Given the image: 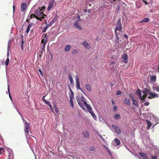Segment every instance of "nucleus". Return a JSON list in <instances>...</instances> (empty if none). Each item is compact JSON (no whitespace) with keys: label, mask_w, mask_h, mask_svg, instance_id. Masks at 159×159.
Returning <instances> with one entry per match:
<instances>
[{"label":"nucleus","mask_w":159,"mask_h":159,"mask_svg":"<svg viewBox=\"0 0 159 159\" xmlns=\"http://www.w3.org/2000/svg\"><path fill=\"white\" fill-rule=\"evenodd\" d=\"M76 98L78 104L80 107L82 108L84 111H87V110L85 108L84 105L80 102V101L81 102H82L87 108L89 107L90 106L86 101V99L83 96H82L80 98V99L78 97H76Z\"/></svg>","instance_id":"nucleus-1"},{"label":"nucleus","mask_w":159,"mask_h":159,"mask_svg":"<svg viewBox=\"0 0 159 159\" xmlns=\"http://www.w3.org/2000/svg\"><path fill=\"white\" fill-rule=\"evenodd\" d=\"M121 24L120 20H119L117 21L115 30V33L116 34V40L115 41L117 43H118L119 42V39L117 34V30L121 31Z\"/></svg>","instance_id":"nucleus-2"},{"label":"nucleus","mask_w":159,"mask_h":159,"mask_svg":"<svg viewBox=\"0 0 159 159\" xmlns=\"http://www.w3.org/2000/svg\"><path fill=\"white\" fill-rule=\"evenodd\" d=\"M34 17L39 20V18H43V11L40 8H38L35 12L34 14Z\"/></svg>","instance_id":"nucleus-3"},{"label":"nucleus","mask_w":159,"mask_h":159,"mask_svg":"<svg viewBox=\"0 0 159 159\" xmlns=\"http://www.w3.org/2000/svg\"><path fill=\"white\" fill-rule=\"evenodd\" d=\"M25 128L24 130L25 134V136L26 138H27V135L29 134V132L30 130V127L29 124L25 121Z\"/></svg>","instance_id":"nucleus-4"},{"label":"nucleus","mask_w":159,"mask_h":159,"mask_svg":"<svg viewBox=\"0 0 159 159\" xmlns=\"http://www.w3.org/2000/svg\"><path fill=\"white\" fill-rule=\"evenodd\" d=\"M76 83V88L77 89H80L81 91L84 93V92L83 90L81 88L80 86V81L79 79V76L78 75H76L75 76Z\"/></svg>","instance_id":"nucleus-5"},{"label":"nucleus","mask_w":159,"mask_h":159,"mask_svg":"<svg viewBox=\"0 0 159 159\" xmlns=\"http://www.w3.org/2000/svg\"><path fill=\"white\" fill-rule=\"evenodd\" d=\"M112 127L115 130L117 134H120L121 133V130L118 126L115 125H112Z\"/></svg>","instance_id":"nucleus-6"},{"label":"nucleus","mask_w":159,"mask_h":159,"mask_svg":"<svg viewBox=\"0 0 159 159\" xmlns=\"http://www.w3.org/2000/svg\"><path fill=\"white\" fill-rule=\"evenodd\" d=\"M136 94L137 95L139 98L142 101L143 100V97L142 96L141 91L140 89H138L135 92Z\"/></svg>","instance_id":"nucleus-7"},{"label":"nucleus","mask_w":159,"mask_h":159,"mask_svg":"<svg viewBox=\"0 0 159 159\" xmlns=\"http://www.w3.org/2000/svg\"><path fill=\"white\" fill-rule=\"evenodd\" d=\"M89 111V112L90 113V114H91V115L93 116V118L95 119L96 120L97 118V117H96V116L93 113V112L92 111V108L90 106L89 107H88L87 108Z\"/></svg>","instance_id":"nucleus-8"},{"label":"nucleus","mask_w":159,"mask_h":159,"mask_svg":"<svg viewBox=\"0 0 159 159\" xmlns=\"http://www.w3.org/2000/svg\"><path fill=\"white\" fill-rule=\"evenodd\" d=\"M120 142L119 139L117 138H116L114 139V141L112 142V144L115 146H116H116H119L120 145Z\"/></svg>","instance_id":"nucleus-9"},{"label":"nucleus","mask_w":159,"mask_h":159,"mask_svg":"<svg viewBox=\"0 0 159 159\" xmlns=\"http://www.w3.org/2000/svg\"><path fill=\"white\" fill-rule=\"evenodd\" d=\"M129 96L130 98L132 101L133 104L135 106H137L138 105V103L136 100H135L134 98L130 94H129Z\"/></svg>","instance_id":"nucleus-10"},{"label":"nucleus","mask_w":159,"mask_h":159,"mask_svg":"<svg viewBox=\"0 0 159 159\" xmlns=\"http://www.w3.org/2000/svg\"><path fill=\"white\" fill-rule=\"evenodd\" d=\"M149 94L150 96L148 97L149 98H154L157 97H159V94L157 95V93H152V92H149Z\"/></svg>","instance_id":"nucleus-11"},{"label":"nucleus","mask_w":159,"mask_h":159,"mask_svg":"<svg viewBox=\"0 0 159 159\" xmlns=\"http://www.w3.org/2000/svg\"><path fill=\"white\" fill-rule=\"evenodd\" d=\"M149 91V90H148L147 89L145 88L144 89L142 90V92L143 93V100H144L145 98L146 97L147 95V94L148 93V92Z\"/></svg>","instance_id":"nucleus-12"},{"label":"nucleus","mask_w":159,"mask_h":159,"mask_svg":"<svg viewBox=\"0 0 159 159\" xmlns=\"http://www.w3.org/2000/svg\"><path fill=\"white\" fill-rule=\"evenodd\" d=\"M82 44L84 47L88 49H89L91 48V46L86 41H84L83 43Z\"/></svg>","instance_id":"nucleus-13"},{"label":"nucleus","mask_w":159,"mask_h":159,"mask_svg":"<svg viewBox=\"0 0 159 159\" xmlns=\"http://www.w3.org/2000/svg\"><path fill=\"white\" fill-rule=\"evenodd\" d=\"M47 39L48 36L46 35H45L44 37V39H42L41 41V43H43V45L44 47L47 43Z\"/></svg>","instance_id":"nucleus-14"},{"label":"nucleus","mask_w":159,"mask_h":159,"mask_svg":"<svg viewBox=\"0 0 159 159\" xmlns=\"http://www.w3.org/2000/svg\"><path fill=\"white\" fill-rule=\"evenodd\" d=\"M26 7V3H22L21 5V10L22 11H24L25 10Z\"/></svg>","instance_id":"nucleus-15"},{"label":"nucleus","mask_w":159,"mask_h":159,"mask_svg":"<svg viewBox=\"0 0 159 159\" xmlns=\"http://www.w3.org/2000/svg\"><path fill=\"white\" fill-rule=\"evenodd\" d=\"M54 2V1L53 0H52V1L50 2L47 9L48 11H49L51 10V9L52 8Z\"/></svg>","instance_id":"nucleus-16"},{"label":"nucleus","mask_w":159,"mask_h":159,"mask_svg":"<svg viewBox=\"0 0 159 159\" xmlns=\"http://www.w3.org/2000/svg\"><path fill=\"white\" fill-rule=\"evenodd\" d=\"M122 58L124 59L123 62L125 63H127V62L128 59L127 55L125 54H124L123 55Z\"/></svg>","instance_id":"nucleus-17"},{"label":"nucleus","mask_w":159,"mask_h":159,"mask_svg":"<svg viewBox=\"0 0 159 159\" xmlns=\"http://www.w3.org/2000/svg\"><path fill=\"white\" fill-rule=\"evenodd\" d=\"M139 154L141 157H142L143 159H148L147 156L145 153L140 152Z\"/></svg>","instance_id":"nucleus-18"},{"label":"nucleus","mask_w":159,"mask_h":159,"mask_svg":"<svg viewBox=\"0 0 159 159\" xmlns=\"http://www.w3.org/2000/svg\"><path fill=\"white\" fill-rule=\"evenodd\" d=\"M32 25L31 24H29L28 25V27L26 30V32H25V34H26V33L27 34H28L30 30V29L31 27H32Z\"/></svg>","instance_id":"nucleus-19"},{"label":"nucleus","mask_w":159,"mask_h":159,"mask_svg":"<svg viewBox=\"0 0 159 159\" xmlns=\"http://www.w3.org/2000/svg\"><path fill=\"white\" fill-rule=\"evenodd\" d=\"M152 89L154 91L159 92V86L155 85H153L152 87Z\"/></svg>","instance_id":"nucleus-20"},{"label":"nucleus","mask_w":159,"mask_h":159,"mask_svg":"<svg viewBox=\"0 0 159 159\" xmlns=\"http://www.w3.org/2000/svg\"><path fill=\"white\" fill-rule=\"evenodd\" d=\"M45 102L49 106V107L50 108L52 111L53 112V110L52 109V105L51 103L47 101L46 100H45Z\"/></svg>","instance_id":"nucleus-21"},{"label":"nucleus","mask_w":159,"mask_h":159,"mask_svg":"<svg viewBox=\"0 0 159 159\" xmlns=\"http://www.w3.org/2000/svg\"><path fill=\"white\" fill-rule=\"evenodd\" d=\"M78 21H76L74 24V25L75 27L76 28H78L80 29L81 30L82 29L81 26L80 25L78 24Z\"/></svg>","instance_id":"nucleus-22"},{"label":"nucleus","mask_w":159,"mask_h":159,"mask_svg":"<svg viewBox=\"0 0 159 159\" xmlns=\"http://www.w3.org/2000/svg\"><path fill=\"white\" fill-rule=\"evenodd\" d=\"M146 122L147 123V124L148 125V127H147V129L149 130L150 129V127L151 126L152 124L150 121H149L147 120H146Z\"/></svg>","instance_id":"nucleus-23"},{"label":"nucleus","mask_w":159,"mask_h":159,"mask_svg":"<svg viewBox=\"0 0 159 159\" xmlns=\"http://www.w3.org/2000/svg\"><path fill=\"white\" fill-rule=\"evenodd\" d=\"M71 47L70 45H67L65 47L64 50L65 51L67 52H68L71 49Z\"/></svg>","instance_id":"nucleus-24"},{"label":"nucleus","mask_w":159,"mask_h":159,"mask_svg":"<svg viewBox=\"0 0 159 159\" xmlns=\"http://www.w3.org/2000/svg\"><path fill=\"white\" fill-rule=\"evenodd\" d=\"M114 117L115 119L119 120L120 118V116L118 114H115L114 115Z\"/></svg>","instance_id":"nucleus-25"},{"label":"nucleus","mask_w":159,"mask_h":159,"mask_svg":"<svg viewBox=\"0 0 159 159\" xmlns=\"http://www.w3.org/2000/svg\"><path fill=\"white\" fill-rule=\"evenodd\" d=\"M83 133L85 137L86 138L89 136V132L87 131H85L83 132Z\"/></svg>","instance_id":"nucleus-26"},{"label":"nucleus","mask_w":159,"mask_h":159,"mask_svg":"<svg viewBox=\"0 0 159 159\" xmlns=\"http://www.w3.org/2000/svg\"><path fill=\"white\" fill-rule=\"evenodd\" d=\"M85 87L86 89L89 91H90L91 90V88L90 85L88 84H86Z\"/></svg>","instance_id":"nucleus-27"},{"label":"nucleus","mask_w":159,"mask_h":159,"mask_svg":"<svg viewBox=\"0 0 159 159\" xmlns=\"http://www.w3.org/2000/svg\"><path fill=\"white\" fill-rule=\"evenodd\" d=\"M69 79L70 83V84L73 85L74 84V81L73 80L72 76L71 75L69 76Z\"/></svg>","instance_id":"nucleus-28"},{"label":"nucleus","mask_w":159,"mask_h":159,"mask_svg":"<svg viewBox=\"0 0 159 159\" xmlns=\"http://www.w3.org/2000/svg\"><path fill=\"white\" fill-rule=\"evenodd\" d=\"M156 77L155 75L152 76L151 77V80L153 82H155L156 81Z\"/></svg>","instance_id":"nucleus-29"},{"label":"nucleus","mask_w":159,"mask_h":159,"mask_svg":"<svg viewBox=\"0 0 159 159\" xmlns=\"http://www.w3.org/2000/svg\"><path fill=\"white\" fill-rule=\"evenodd\" d=\"M125 102L128 105H130V100L129 99L126 98L125 99Z\"/></svg>","instance_id":"nucleus-30"},{"label":"nucleus","mask_w":159,"mask_h":159,"mask_svg":"<svg viewBox=\"0 0 159 159\" xmlns=\"http://www.w3.org/2000/svg\"><path fill=\"white\" fill-rule=\"evenodd\" d=\"M149 21V19L148 18H146L143 19V20L141 21V22H148Z\"/></svg>","instance_id":"nucleus-31"},{"label":"nucleus","mask_w":159,"mask_h":159,"mask_svg":"<svg viewBox=\"0 0 159 159\" xmlns=\"http://www.w3.org/2000/svg\"><path fill=\"white\" fill-rule=\"evenodd\" d=\"M8 91L9 93V98H10V99H11V101H12L11 97V95L10 93V90H9V86L8 85Z\"/></svg>","instance_id":"nucleus-32"},{"label":"nucleus","mask_w":159,"mask_h":159,"mask_svg":"<svg viewBox=\"0 0 159 159\" xmlns=\"http://www.w3.org/2000/svg\"><path fill=\"white\" fill-rule=\"evenodd\" d=\"M15 108H16V111H17L18 112V113L20 114V116H21L22 119V120H23V122H24V123H25V121L26 122V120H25L22 117V116L21 115V114L20 113H19V111H18V109H17L16 107H15Z\"/></svg>","instance_id":"nucleus-33"},{"label":"nucleus","mask_w":159,"mask_h":159,"mask_svg":"<svg viewBox=\"0 0 159 159\" xmlns=\"http://www.w3.org/2000/svg\"><path fill=\"white\" fill-rule=\"evenodd\" d=\"M48 28V26L47 25L45 27H44L42 30V32L43 33L45 32Z\"/></svg>","instance_id":"nucleus-34"},{"label":"nucleus","mask_w":159,"mask_h":159,"mask_svg":"<svg viewBox=\"0 0 159 159\" xmlns=\"http://www.w3.org/2000/svg\"><path fill=\"white\" fill-rule=\"evenodd\" d=\"M70 105H71V106L72 107H74V103L73 102V101L72 99H71V98H70Z\"/></svg>","instance_id":"nucleus-35"},{"label":"nucleus","mask_w":159,"mask_h":159,"mask_svg":"<svg viewBox=\"0 0 159 159\" xmlns=\"http://www.w3.org/2000/svg\"><path fill=\"white\" fill-rule=\"evenodd\" d=\"M9 61V58H7V59L6 61L5 62V65H6V66H7L8 65Z\"/></svg>","instance_id":"nucleus-36"},{"label":"nucleus","mask_w":159,"mask_h":159,"mask_svg":"<svg viewBox=\"0 0 159 159\" xmlns=\"http://www.w3.org/2000/svg\"><path fill=\"white\" fill-rule=\"evenodd\" d=\"M154 147V148H155V149H154V151L156 153H158V152H159V150L157 149V147L155 146V147H156V148H155V147Z\"/></svg>","instance_id":"nucleus-37"},{"label":"nucleus","mask_w":159,"mask_h":159,"mask_svg":"<svg viewBox=\"0 0 159 159\" xmlns=\"http://www.w3.org/2000/svg\"><path fill=\"white\" fill-rule=\"evenodd\" d=\"M98 136H99V137L105 142V143H106V140H105L102 137V136L100 135V134H98Z\"/></svg>","instance_id":"nucleus-38"},{"label":"nucleus","mask_w":159,"mask_h":159,"mask_svg":"<svg viewBox=\"0 0 159 159\" xmlns=\"http://www.w3.org/2000/svg\"><path fill=\"white\" fill-rule=\"evenodd\" d=\"M56 20V19L54 18L50 23V25L51 26Z\"/></svg>","instance_id":"nucleus-39"},{"label":"nucleus","mask_w":159,"mask_h":159,"mask_svg":"<svg viewBox=\"0 0 159 159\" xmlns=\"http://www.w3.org/2000/svg\"><path fill=\"white\" fill-rule=\"evenodd\" d=\"M70 98L72 99L74 98V93L72 91L71 92V95H70Z\"/></svg>","instance_id":"nucleus-40"},{"label":"nucleus","mask_w":159,"mask_h":159,"mask_svg":"<svg viewBox=\"0 0 159 159\" xmlns=\"http://www.w3.org/2000/svg\"><path fill=\"white\" fill-rule=\"evenodd\" d=\"M4 152V149L2 148H0V154H1L2 153Z\"/></svg>","instance_id":"nucleus-41"},{"label":"nucleus","mask_w":159,"mask_h":159,"mask_svg":"<svg viewBox=\"0 0 159 159\" xmlns=\"http://www.w3.org/2000/svg\"><path fill=\"white\" fill-rule=\"evenodd\" d=\"M10 43V41H9L8 43V51L7 53V57L9 56V44Z\"/></svg>","instance_id":"nucleus-42"},{"label":"nucleus","mask_w":159,"mask_h":159,"mask_svg":"<svg viewBox=\"0 0 159 159\" xmlns=\"http://www.w3.org/2000/svg\"><path fill=\"white\" fill-rule=\"evenodd\" d=\"M54 109H55V111H56V112L57 113H58V108H57L56 107V106H55V107H54Z\"/></svg>","instance_id":"nucleus-43"},{"label":"nucleus","mask_w":159,"mask_h":159,"mask_svg":"<svg viewBox=\"0 0 159 159\" xmlns=\"http://www.w3.org/2000/svg\"><path fill=\"white\" fill-rule=\"evenodd\" d=\"M121 93V92L120 91H118L117 92V95H120Z\"/></svg>","instance_id":"nucleus-44"},{"label":"nucleus","mask_w":159,"mask_h":159,"mask_svg":"<svg viewBox=\"0 0 159 159\" xmlns=\"http://www.w3.org/2000/svg\"><path fill=\"white\" fill-rule=\"evenodd\" d=\"M151 158L152 159H157V157L156 156H151Z\"/></svg>","instance_id":"nucleus-45"},{"label":"nucleus","mask_w":159,"mask_h":159,"mask_svg":"<svg viewBox=\"0 0 159 159\" xmlns=\"http://www.w3.org/2000/svg\"><path fill=\"white\" fill-rule=\"evenodd\" d=\"M149 103L148 102H146L144 103V105L145 106H148L149 105Z\"/></svg>","instance_id":"nucleus-46"},{"label":"nucleus","mask_w":159,"mask_h":159,"mask_svg":"<svg viewBox=\"0 0 159 159\" xmlns=\"http://www.w3.org/2000/svg\"><path fill=\"white\" fill-rule=\"evenodd\" d=\"M39 72L40 73L41 75L42 76L43 75V73H42V72L41 69H39Z\"/></svg>","instance_id":"nucleus-47"},{"label":"nucleus","mask_w":159,"mask_h":159,"mask_svg":"<svg viewBox=\"0 0 159 159\" xmlns=\"http://www.w3.org/2000/svg\"><path fill=\"white\" fill-rule=\"evenodd\" d=\"M90 149L92 151H94L95 150V148L93 147H91L90 148Z\"/></svg>","instance_id":"nucleus-48"},{"label":"nucleus","mask_w":159,"mask_h":159,"mask_svg":"<svg viewBox=\"0 0 159 159\" xmlns=\"http://www.w3.org/2000/svg\"><path fill=\"white\" fill-rule=\"evenodd\" d=\"M78 19V20H78V21L80 20V18L79 16H77Z\"/></svg>","instance_id":"nucleus-49"},{"label":"nucleus","mask_w":159,"mask_h":159,"mask_svg":"<svg viewBox=\"0 0 159 159\" xmlns=\"http://www.w3.org/2000/svg\"><path fill=\"white\" fill-rule=\"evenodd\" d=\"M24 42L23 41V39H22V44H21V48H22V49L23 50V43H24Z\"/></svg>","instance_id":"nucleus-50"},{"label":"nucleus","mask_w":159,"mask_h":159,"mask_svg":"<svg viewBox=\"0 0 159 159\" xmlns=\"http://www.w3.org/2000/svg\"><path fill=\"white\" fill-rule=\"evenodd\" d=\"M45 96H43V98H42V100H43V101L45 102V100H45Z\"/></svg>","instance_id":"nucleus-51"},{"label":"nucleus","mask_w":159,"mask_h":159,"mask_svg":"<svg viewBox=\"0 0 159 159\" xmlns=\"http://www.w3.org/2000/svg\"><path fill=\"white\" fill-rule=\"evenodd\" d=\"M107 151L109 153L110 155H111V152L109 150H108V151Z\"/></svg>","instance_id":"nucleus-52"},{"label":"nucleus","mask_w":159,"mask_h":159,"mask_svg":"<svg viewBox=\"0 0 159 159\" xmlns=\"http://www.w3.org/2000/svg\"><path fill=\"white\" fill-rule=\"evenodd\" d=\"M107 151L109 153L110 155H111V152L109 150H108V151Z\"/></svg>","instance_id":"nucleus-53"},{"label":"nucleus","mask_w":159,"mask_h":159,"mask_svg":"<svg viewBox=\"0 0 159 159\" xmlns=\"http://www.w3.org/2000/svg\"><path fill=\"white\" fill-rule=\"evenodd\" d=\"M99 37H97L96 38V40L97 41H98L99 40Z\"/></svg>","instance_id":"nucleus-54"},{"label":"nucleus","mask_w":159,"mask_h":159,"mask_svg":"<svg viewBox=\"0 0 159 159\" xmlns=\"http://www.w3.org/2000/svg\"><path fill=\"white\" fill-rule=\"evenodd\" d=\"M113 110H114L115 111H116V106H114V107H113Z\"/></svg>","instance_id":"nucleus-55"},{"label":"nucleus","mask_w":159,"mask_h":159,"mask_svg":"<svg viewBox=\"0 0 159 159\" xmlns=\"http://www.w3.org/2000/svg\"><path fill=\"white\" fill-rule=\"evenodd\" d=\"M34 15H32V14L31 15H30V19H32V18H33V16H34Z\"/></svg>","instance_id":"nucleus-56"},{"label":"nucleus","mask_w":159,"mask_h":159,"mask_svg":"<svg viewBox=\"0 0 159 159\" xmlns=\"http://www.w3.org/2000/svg\"><path fill=\"white\" fill-rule=\"evenodd\" d=\"M156 122H157V124H158L159 123V120H157Z\"/></svg>","instance_id":"nucleus-57"},{"label":"nucleus","mask_w":159,"mask_h":159,"mask_svg":"<svg viewBox=\"0 0 159 159\" xmlns=\"http://www.w3.org/2000/svg\"><path fill=\"white\" fill-rule=\"evenodd\" d=\"M77 52V50L76 49H75L73 51V52H75V53H76Z\"/></svg>","instance_id":"nucleus-58"},{"label":"nucleus","mask_w":159,"mask_h":159,"mask_svg":"<svg viewBox=\"0 0 159 159\" xmlns=\"http://www.w3.org/2000/svg\"><path fill=\"white\" fill-rule=\"evenodd\" d=\"M124 36L126 38H127L128 37V36H127V35H126V34H125L124 35Z\"/></svg>","instance_id":"nucleus-59"},{"label":"nucleus","mask_w":159,"mask_h":159,"mask_svg":"<svg viewBox=\"0 0 159 159\" xmlns=\"http://www.w3.org/2000/svg\"><path fill=\"white\" fill-rule=\"evenodd\" d=\"M103 146L106 148V149H108V148L106 146L104 145Z\"/></svg>","instance_id":"nucleus-60"},{"label":"nucleus","mask_w":159,"mask_h":159,"mask_svg":"<svg viewBox=\"0 0 159 159\" xmlns=\"http://www.w3.org/2000/svg\"><path fill=\"white\" fill-rule=\"evenodd\" d=\"M13 12H14L15 11V6H13Z\"/></svg>","instance_id":"nucleus-61"},{"label":"nucleus","mask_w":159,"mask_h":159,"mask_svg":"<svg viewBox=\"0 0 159 159\" xmlns=\"http://www.w3.org/2000/svg\"><path fill=\"white\" fill-rule=\"evenodd\" d=\"M143 1L145 3V4H146L147 3V2H146V0H143Z\"/></svg>","instance_id":"nucleus-62"},{"label":"nucleus","mask_w":159,"mask_h":159,"mask_svg":"<svg viewBox=\"0 0 159 159\" xmlns=\"http://www.w3.org/2000/svg\"><path fill=\"white\" fill-rule=\"evenodd\" d=\"M158 72H159V66L158 67Z\"/></svg>","instance_id":"nucleus-63"},{"label":"nucleus","mask_w":159,"mask_h":159,"mask_svg":"<svg viewBox=\"0 0 159 159\" xmlns=\"http://www.w3.org/2000/svg\"><path fill=\"white\" fill-rule=\"evenodd\" d=\"M94 0H90V1L91 2H93Z\"/></svg>","instance_id":"nucleus-64"}]
</instances>
